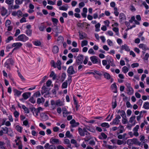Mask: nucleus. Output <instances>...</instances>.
<instances>
[{
    "instance_id": "51",
    "label": "nucleus",
    "mask_w": 149,
    "mask_h": 149,
    "mask_svg": "<svg viewBox=\"0 0 149 149\" xmlns=\"http://www.w3.org/2000/svg\"><path fill=\"white\" fill-rule=\"evenodd\" d=\"M142 3L143 5L146 9H148L149 8V6L147 4L146 2L145 1H142Z\"/></svg>"
},
{
    "instance_id": "27",
    "label": "nucleus",
    "mask_w": 149,
    "mask_h": 149,
    "mask_svg": "<svg viewBox=\"0 0 149 149\" xmlns=\"http://www.w3.org/2000/svg\"><path fill=\"white\" fill-rule=\"evenodd\" d=\"M122 70L123 73L126 74L128 71L129 69L126 66H124L122 68Z\"/></svg>"
},
{
    "instance_id": "10",
    "label": "nucleus",
    "mask_w": 149,
    "mask_h": 149,
    "mask_svg": "<svg viewBox=\"0 0 149 149\" xmlns=\"http://www.w3.org/2000/svg\"><path fill=\"white\" fill-rule=\"evenodd\" d=\"M50 143L53 144H60L61 143L59 140L54 138H51L50 140Z\"/></svg>"
},
{
    "instance_id": "15",
    "label": "nucleus",
    "mask_w": 149,
    "mask_h": 149,
    "mask_svg": "<svg viewBox=\"0 0 149 149\" xmlns=\"http://www.w3.org/2000/svg\"><path fill=\"white\" fill-rule=\"evenodd\" d=\"M14 61L12 58H9L8 59L5 63V64L7 65L6 66L7 68H8L10 65H13L14 64Z\"/></svg>"
},
{
    "instance_id": "26",
    "label": "nucleus",
    "mask_w": 149,
    "mask_h": 149,
    "mask_svg": "<svg viewBox=\"0 0 149 149\" xmlns=\"http://www.w3.org/2000/svg\"><path fill=\"white\" fill-rule=\"evenodd\" d=\"M108 61L109 64H110L111 66L114 67L115 66V65L114 63L113 60L111 58H110L108 60Z\"/></svg>"
},
{
    "instance_id": "64",
    "label": "nucleus",
    "mask_w": 149,
    "mask_h": 149,
    "mask_svg": "<svg viewBox=\"0 0 149 149\" xmlns=\"http://www.w3.org/2000/svg\"><path fill=\"white\" fill-rule=\"evenodd\" d=\"M88 59V57L87 56L85 57L83 61V63L84 65H86L87 63Z\"/></svg>"
},
{
    "instance_id": "43",
    "label": "nucleus",
    "mask_w": 149,
    "mask_h": 149,
    "mask_svg": "<svg viewBox=\"0 0 149 149\" xmlns=\"http://www.w3.org/2000/svg\"><path fill=\"white\" fill-rule=\"evenodd\" d=\"M143 107L145 109H149V102H145L143 104Z\"/></svg>"
},
{
    "instance_id": "40",
    "label": "nucleus",
    "mask_w": 149,
    "mask_h": 149,
    "mask_svg": "<svg viewBox=\"0 0 149 149\" xmlns=\"http://www.w3.org/2000/svg\"><path fill=\"white\" fill-rule=\"evenodd\" d=\"M101 126L102 127H104L106 128H109L110 127V125L108 123H102L101 125Z\"/></svg>"
},
{
    "instance_id": "11",
    "label": "nucleus",
    "mask_w": 149,
    "mask_h": 149,
    "mask_svg": "<svg viewBox=\"0 0 149 149\" xmlns=\"http://www.w3.org/2000/svg\"><path fill=\"white\" fill-rule=\"evenodd\" d=\"M83 59V56L82 55H79L77 57L76 60L77 62L79 64L82 63Z\"/></svg>"
},
{
    "instance_id": "42",
    "label": "nucleus",
    "mask_w": 149,
    "mask_h": 149,
    "mask_svg": "<svg viewBox=\"0 0 149 149\" xmlns=\"http://www.w3.org/2000/svg\"><path fill=\"white\" fill-rule=\"evenodd\" d=\"M104 77L107 79H110V74L107 72H105L103 74Z\"/></svg>"
},
{
    "instance_id": "34",
    "label": "nucleus",
    "mask_w": 149,
    "mask_h": 149,
    "mask_svg": "<svg viewBox=\"0 0 149 149\" xmlns=\"http://www.w3.org/2000/svg\"><path fill=\"white\" fill-rule=\"evenodd\" d=\"M52 21L53 23L54 26H56L57 24V23L58 22V19L56 18H52Z\"/></svg>"
},
{
    "instance_id": "52",
    "label": "nucleus",
    "mask_w": 149,
    "mask_h": 149,
    "mask_svg": "<svg viewBox=\"0 0 149 149\" xmlns=\"http://www.w3.org/2000/svg\"><path fill=\"white\" fill-rule=\"evenodd\" d=\"M23 1V0H15V2L16 4L20 5L22 4Z\"/></svg>"
},
{
    "instance_id": "8",
    "label": "nucleus",
    "mask_w": 149,
    "mask_h": 149,
    "mask_svg": "<svg viewBox=\"0 0 149 149\" xmlns=\"http://www.w3.org/2000/svg\"><path fill=\"white\" fill-rule=\"evenodd\" d=\"M67 72L70 75L73 74L77 72L72 66H70L69 67L67 70Z\"/></svg>"
},
{
    "instance_id": "4",
    "label": "nucleus",
    "mask_w": 149,
    "mask_h": 149,
    "mask_svg": "<svg viewBox=\"0 0 149 149\" xmlns=\"http://www.w3.org/2000/svg\"><path fill=\"white\" fill-rule=\"evenodd\" d=\"M11 24V22L10 20L7 19L6 21L5 26L7 28V30L9 31H11L13 28V26Z\"/></svg>"
},
{
    "instance_id": "54",
    "label": "nucleus",
    "mask_w": 149,
    "mask_h": 149,
    "mask_svg": "<svg viewBox=\"0 0 149 149\" xmlns=\"http://www.w3.org/2000/svg\"><path fill=\"white\" fill-rule=\"evenodd\" d=\"M87 130H89V131L91 132H94L95 131V130L94 128H93L91 127H88L86 128V129Z\"/></svg>"
},
{
    "instance_id": "60",
    "label": "nucleus",
    "mask_w": 149,
    "mask_h": 149,
    "mask_svg": "<svg viewBox=\"0 0 149 149\" xmlns=\"http://www.w3.org/2000/svg\"><path fill=\"white\" fill-rule=\"evenodd\" d=\"M17 15L19 17H21L22 16V12L20 10H19L17 12Z\"/></svg>"
},
{
    "instance_id": "16",
    "label": "nucleus",
    "mask_w": 149,
    "mask_h": 149,
    "mask_svg": "<svg viewBox=\"0 0 149 149\" xmlns=\"http://www.w3.org/2000/svg\"><path fill=\"white\" fill-rule=\"evenodd\" d=\"M111 88L113 93L117 92V86L115 83H114L111 84Z\"/></svg>"
},
{
    "instance_id": "44",
    "label": "nucleus",
    "mask_w": 149,
    "mask_h": 149,
    "mask_svg": "<svg viewBox=\"0 0 149 149\" xmlns=\"http://www.w3.org/2000/svg\"><path fill=\"white\" fill-rule=\"evenodd\" d=\"M22 45L20 42H17L13 43L12 47H21Z\"/></svg>"
},
{
    "instance_id": "31",
    "label": "nucleus",
    "mask_w": 149,
    "mask_h": 149,
    "mask_svg": "<svg viewBox=\"0 0 149 149\" xmlns=\"http://www.w3.org/2000/svg\"><path fill=\"white\" fill-rule=\"evenodd\" d=\"M104 146L107 148H109V149H112L113 148V146L111 145H107V142L106 141H104Z\"/></svg>"
},
{
    "instance_id": "38",
    "label": "nucleus",
    "mask_w": 149,
    "mask_h": 149,
    "mask_svg": "<svg viewBox=\"0 0 149 149\" xmlns=\"http://www.w3.org/2000/svg\"><path fill=\"white\" fill-rule=\"evenodd\" d=\"M114 14L116 16H118L119 14V13L118 11V9L117 7H114L113 8Z\"/></svg>"
},
{
    "instance_id": "1",
    "label": "nucleus",
    "mask_w": 149,
    "mask_h": 149,
    "mask_svg": "<svg viewBox=\"0 0 149 149\" xmlns=\"http://www.w3.org/2000/svg\"><path fill=\"white\" fill-rule=\"evenodd\" d=\"M125 85L126 86V91L127 93L129 95H132L134 93V90L131 86V84L129 83H127Z\"/></svg>"
},
{
    "instance_id": "49",
    "label": "nucleus",
    "mask_w": 149,
    "mask_h": 149,
    "mask_svg": "<svg viewBox=\"0 0 149 149\" xmlns=\"http://www.w3.org/2000/svg\"><path fill=\"white\" fill-rule=\"evenodd\" d=\"M58 47H53L52 49V51L54 53H56L58 51Z\"/></svg>"
},
{
    "instance_id": "46",
    "label": "nucleus",
    "mask_w": 149,
    "mask_h": 149,
    "mask_svg": "<svg viewBox=\"0 0 149 149\" xmlns=\"http://www.w3.org/2000/svg\"><path fill=\"white\" fill-rule=\"evenodd\" d=\"M45 28V27L43 24H41V25L39 26V29L41 31H44Z\"/></svg>"
},
{
    "instance_id": "58",
    "label": "nucleus",
    "mask_w": 149,
    "mask_h": 149,
    "mask_svg": "<svg viewBox=\"0 0 149 149\" xmlns=\"http://www.w3.org/2000/svg\"><path fill=\"white\" fill-rule=\"evenodd\" d=\"M88 44V42L86 40H84L82 41L81 45V46L83 47L84 46H86Z\"/></svg>"
},
{
    "instance_id": "33",
    "label": "nucleus",
    "mask_w": 149,
    "mask_h": 149,
    "mask_svg": "<svg viewBox=\"0 0 149 149\" xmlns=\"http://www.w3.org/2000/svg\"><path fill=\"white\" fill-rule=\"evenodd\" d=\"M100 23H98L95 25V31L97 32H98L100 31Z\"/></svg>"
},
{
    "instance_id": "61",
    "label": "nucleus",
    "mask_w": 149,
    "mask_h": 149,
    "mask_svg": "<svg viewBox=\"0 0 149 149\" xmlns=\"http://www.w3.org/2000/svg\"><path fill=\"white\" fill-rule=\"evenodd\" d=\"M48 4L52 5H54L55 4V2L49 0H47Z\"/></svg>"
},
{
    "instance_id": "48",
    "label": "nucleus",
    "mask_w": 149,
    "mask_h": 149,
    "mask_svg": "<svg viewBox=\"0 0 149 149\" xmlns=\"http://www.w3.org/2000/svg\"><path fill=\"white\" fill-rule=\"evenodd\" d=\"M139 64L137 63H133L131 64V66L132 68H137L139 67Z\"/></svg>"
},
{
    "instance_id": "32",
    "label": "nucleus",
    "mask_w": 149,
    "mask_h": 149,
    "mask_svg": "<svg viewBox=\"0 0 149 149\" xmlns=\"http://www.w3.org/2000/svg\"><path fill=\"white\" fill-rule=\"evenodd\" d=\"M14 92L15 93V95L17 96H20L22 93L20 91L17 90V89L14 90Z\"/></svg>"
},
{
    "instance_id": "45",
    "label": "nucleus",
    "mask_w": 149,
    "mask_h": 149,
    "mask_svg": "<svg viewBox=\"0 0 149 149\" xmlns=\"http://www.w3.org/2000/svg\"><path fill=\"white\" fill-rule=\"evenodd\" d=\"M65 136L69 138H71L72 136V135L70 134L69 131H68L66 132L65 134Z\"/></svg>"
},
{
    "instance_id": "2",
    "label": "nucleus",
    "mask_w": 149,
    "mask_h": 149,
    "mask_svg": "<svg viewBox=\"0 0 149 149\" xmlns=\"http://www.w3.org/2000/svg\"><path fill=\"white\" fill-rule=\"evenodd\" d=\"M121 118L120 116L118 115L116 116V118L113 119L111 123L110 124L112 125H118L120 122V119Z\"/></svg>"
},
{
    "instance_id": "20",
    "label": "nucleus",
    "mask_w": 149,
    "mask_h": 149,
    "mask_svg": "<svg viewBox=\"0 0 149 149\" xmlns=\"http://www.w3.org/2000/svg\"><path fill=\"white\" fill-rule=\"evenodd\" d=\"M64 102L58 100L55 102V105L58 106H61L64 105Z\"/></svg>"
},
{
    "instance_id": "14",
    "label": "nucleus",
    "mask_w": 149,
    "mask_h": 149,
    "mask_svg": "<svg viewBox=\"0 0 149 149\" xmlns=\"http://www.w3.org/2000/svg\"><path fill=\"white\" fill-rule=\"evenodd\" d=\"M136 141L137 139H129L127 140V144L129 146H131L135 144Z\"/></svg>"
},
{
    "instance_id": "37",
    "label": "nucleus",
    "mask_w": 149,
    "mask_h": 149,
    "mask_svg": "<svg viewBox=\"0 0 149 149\" xmlns=\"http://www.w3.org/2000/svg\"><path fill=\"white\" fill-rule=\"evenodd\" d=\"M16 129L18 132L21 133L23 128L19 125H17L16 127Z\"/></svg>"
},
{
    "instance_id": "17",
    "label": "nucleus",
    "mask_w": 149,
    "mask_h": 149,
    "mask_svg": "<svg viewBox=\"0 0 149 149\" xmlns=\"http://www.w3.org/2000/svg\"><path fill=\"white\" fill-rule=\"evenodd\" d=\"M146 112L145 111H141L140 112L139 115L136 117V119L137 121H139L142 118L143 116V113H144Z\"/></svg>"
},
{
    "instance_id": "57",
    "label": "nucleus",
    "mask_w": 149,
    "mask_h": 149,
    "mask_svg": "<svg viewBox=\"0 0 149 149\" xmlns=\"http://www.w3.org/2000/svg\"><path fill=\"white\" fill-rule=\"evenodd\" d=\"M106 34L110 36H113V32L111 31H108L106 33Z\"/></svg>"
},
{
    "instance_id": "13",
    "label": "nucleus",
    "mask_w": 149,
    "mask_h": 149,
    "mask_svg": "<svg viewBox=\"0 0 149 149\" xmlns=\"http://www.w3.org/2000/svg\"><path fill=\"white\" fill-rule=\"evenodd\" d=\"M63 114V117H65L68 114H70L71 112L67 111L65 107H63L62 108Z\"/></svg>"
},
{
    "instance_id": "55",
    "label": "nucleus",
    "mask_w": 149,
    "mask_h": 149,
    "mask_svg": "<svg viewBox=\"0 0 149 149\" xmlns=\"http://www.w3.org/2000/svg\"><path fill=\"white\" fill-rule=\"evenodd\" d=\"M39 111L37 109L35 110L33 112V115L36 116H37L38 115V113H39Z\"/></svg>"
},
{
    "instance_id": "22",
    "label": "nucleus",
    "mask_w": 149,
    "mask_h": 149,
    "mask_svg": "<svg viewBox=\"0 0 149 149\" xmlns=\"http://www.w3.org/2000/svg\"><path fill=\"white\" fill-rule=\"evenodd\" d=\"M31 93L29 92L24 93L22 95V96L24 100H27L30 96Z\"/></svg>"
},
{
    "instance_id": "30",
    "label": "nucleus",
    "mask_w": 149,
    "mask_h": 149,
    "mask_svg": "<svg viewBox=\"0 0 149 149\" xmlns=\"http://www.w3.org/2000/svg\"><path fill=\"white\" fill-rule=\"evenodd\" d=\"M22 109L24 110V112L26 113H29V109L24 105L22 106Z\"/></svg>"
},
{
    "instance_id": "9",
    "label": "nucleus",
    "mask_w": 149,
    "mask_h": 149,
    "mask_svg": "<svg viewBox=\"0 0 149 149\" xmlns=\"http://www.w3.org/2000/svg\"><path fill=\"white\" fill-rule=\"evenodd\" d=\"M79 133L80 135L81 136H84L85 134H87V130L86 129L84 128L83 129L81 128H79L78 129Z\"/></svg>"
},
{
    "instance_id": "7",
    "label": "nucleus",
    "mask_w": 149,
    "mask_h": 149,
    "mask_svg": "<svg viewBox=\"0 0 149 149\" xmlns=\"http://www.w3.org/2000/svg\"><path fill=\"white\" fill-rule=\"evenodd\" d=\"M1 130L5 134H7L9 131V133L10 132V134L8 133V134L10 136H12L13 132L11 129H9V130H8V129L7 127H2L1 128Z\"/></svg>"
},
{
    "instance_id": "25",
    "label": "nucleus",
    "mask_w": 149,
    "mask_h": 149,
    "mask_svg": "<svg viewBox=\"0 0 149 149\" xmlns=\"http://www.w3.org/2000/svg\"><path fill=\"white\" fill-rule=\"evenodd\" d=\"M80 38L83 39L86 38L87 36L86 34L84 32H79Z\"/></svg>"
},
{
    "instance_id": "29",
    "label": "nucleus",
    "mask_w": 149,
    "mask_h": 149,
    "mask_svg": "<svg viewBox=\"0 0 149 149\" xmlns=\"http://www.w3.org/2000/svg\"><path fill=\"white\" fill-rule=\"evenodd\" d=\"M45 99L43 97L39 98L37 100V103L38 104L43 103L45 101Z\"/></svg>"
},
{
    "instance_id": "35",
    "label": "nucleus",
    "mask_w": 149,
    "mask_h": 149,
    "mask_svg": "<svg viewBox=\"0 0 149 149\" xmlns=\"http://www.w3.org/2000/svg\"><path fill=\"white\" fill-rule=\"evenodd\" d=\"M61 62L60 60H58L57 61V62L56 64V67L59 70H60L61 69Z\"/></svg>"
},
{
    "instance_id": "5",
    "label": "nucleus",
    "mask_w": 149,
    "mask_h": 149,
    "mask_svg": "<svg viewBox=\"0 0 149 149\" xmlns=\"http://www.w3.org/2000/svg\"><path fill=\"white\" fill-rule=\"evenodd\" d=\"M29 39V38L24 34H22L19 36L17 38V40L18 41H21L25 42Z\"/></svg>"
},
{
    "instance_id": "41",
    "label": "nucleus",
    "mask_w": 149,
    "mask_h": 149,
    "mask_svg": "<svg viewBox=\"0 0 149 149\" xmlns=\"http://www.w3.org/2000/svg\"><path fill=\"white\" fill-rule=\"evenodd\" d=\"M68 86V84L67 82V81H66L64 82H63L61 88L62 89L63 88H67Z\"/></svg>"
},
{
    "instance_id": "56",
    "label": "nucleus",
    "mask_w": 149,
    "mask_h": 149,
    "mask_svg": "<svg viewBox=\"0 0 149 149\" xmlns=\"http://www.w3.org/2000/svg\"><path fill=\"white\" fill-rule=\"evenodd\" d=\"M63 40V37L60 36H58L57 38V41L60 42H62Z\"/></svg>"
},
{
    "instance_id": "47",
    "label": "nucleus",
    "mask_w": 149,
    "mask_h": 149,
    "mask_svg": "<svg viewBox=\"0 0 149 149\" xmlns=\"http://www.w3.org/2000/svg\"><path fill=\"white\" fill-rule=\"evenodd\" d=\"M5 2L7 4L10 5L13 3L14 0H5Z\"/></svg>"
},
{
    "instance_id": "36",
    "label": "nucleus",
    "mask_w": 149,
    "mask_h": 149,
    "mask_svg": "<svg viewBox=\"0 0 149 149\" xmlns=\"http://www.w3.org/2000/svg\"><path fill=\"white\" fill-rule=\"evenodd\" d=\"M33 43L34 45L36 46H40L41 45V42H40L38 40L33 41Z\"/></svg>"
},
{
    "instance_id": "62",
    "label": "nucleus",
    "mask_w": 149,
    "mask_h": 149,
    "mask_svg": "<svg viewBox=\"0 0 149 149\" xmlns=\"http://www.w3.org/2000/svg\"><path fill=\"white\" fill-rule=\"evenodd\" d=\"M71 51L72 52H77L79 51V49L78 48H74L71 49Z\"/></svg>"
},
{
    "instance_id": "3",
    "label": "nucleus",
    "mask_w": 149,
    "mask_h": 149,
    "mask_svg": "<svg viewBox=\"0 0 149 149\" xmlns=\"http://www.w3.org/2000/svg\"><path fill=\"white\" fill-rule=\"evenodd\" d=\"M90 59L93 64H98L100 63V60L96 56H93L90 57Z\"/></svg>"
},
{
    "instance_id": "63",
    "label": "nucleus",
    "mask_w": 149,
    "mask_h": 149,
    "mask_svg": "<svg viewBox=\"0 0 149 149\" xmlns=\"http://www.w3.org/2000/svg\"><path fill=\"white\" fill-rule=\"evenodd\" d=\"M88 53L90 54H95V52L94 51V50L92 48H91L88 51Z\"/></svg>"
},
{
    "instance_id": "39",
    "label": "nucleus",
    "mask_w": 149,
    "mask_h": 149,
    "mask_svg": "<svg viewBox=\"0 0 149 149\" xmlns=\"http://www.w3.org/2000/svg\"><path fill=\"white\" fill-rule=\"evenodd\" d=\"M59 9L60 10L66 11L68 9V7L63 5L62 6L60 7L59 8Z\"/></svg>"
},
{
    "instance_id": "23",
    "label": "nucleus",
    "mask_w": 149,
    "mask_h": 149,
    "mask_svg": "<svg viewBox=\"0 0 149 149\" xmlns=\"http://www.w3.org/2000/svg\"><path fill=\"white\" fill-rule=\"evenodd\" d=\"M117 113L120 114L122 118L126 117L125 112L123 110H118L117 111Z\"/></svg>"
},
{
    "instance_id": "18",
    "label": "nucleus",
    "mask_w": 149,
    "mask_h": 149,
    "mask_svg": "<svg viewBox=\"0 0 149 149\" xmlns=\"http://www.w3.org/2000/svg\"><path fill=\"white\" fill-rule=\"evenodd\" d=\"M1 14V15L4 16L6 15L7 12V10L4 7L1 8V9L0 10Z\"/></svg>"
},
{
    "instance_id": "53",
    "label": "nucleus",
    "mask_w": 149,
    "mask_h": 149,
    "mask_svg": "<svg viewBox=\"0 0 149 149\" xmlns=\"http://www.w3.org/2000/svg\"><path fill=\"white\" fill-rule=\"evenodd\" d=\"M14 115L16 118H18L19 115V113L17 111H15L13 113Z\"/></svg>"
},
{
    "instance_id": "59",
    "label": "nucleus",
    "mask_w": 149,
    "mask_h": 149,
    "mask_svg": "<svg viewBox=\"0 0 149 149\" xmlns=\"http://www.w3.org/2000/svg\"><path fill=\"white\" fill-rule=\"evenodd\" d=\"M13 39V37L12 36H10L8 37L7 39L6 40V41L7 43L9 42L10 41Z\"/></svg>"
},
{
    "instance_id": "21",
    "label": "nucleus",
    "mask_w": 149,
    "mask_h": 149,
    "mask_svg": "<svg viewBox=\"0 0 149 149\" xmlns=\"http://www.w3.org/2000/svg\"><path fill=\"white\" fill-rule=\"evenodd\" d=\"M118 128V132L117 133L118 134L120 133H122L125 131L124 127L121 125H119Z\"/></svg>"
},
{
    "instance_id": "24",
    "label": "nucleus",
    "mask_w": 149,
    "mask_h": 149,
    "mask_svg": "<svg viewBox=\"0 0 149 149\" xmlns=\"http://www.w3.org/2000/svg\"><path fill=\"white\" fill-rule=\"evenodd\" d=\"M49 77H50L52 78L53 80H55L56 79L57 77L56 74L54 72L52 71L51 72L50 74Z\"/></svg>"
},
{
    "instance_id": "12",
    "label": "nucleus",
    "mask_w": 149,
    "mask_h": 149,
    "mask_svg": "<svg viewBox=\"0 0 149 149\" xmlns=\"http://www.w3.org/2000/svg\"><path fill=\"white\" fill-rule=\"evenodd\" d=\"M41 120L42 121H45L48 119V116L44 113H42L40 114Z\"/></svg>"
},
{
    "instance_id": "6",
    "label": "nucleus",
    "mask_w": 149,
    "mask_h": 149,
    "mask_svg": "<svg viewBox=\"0 0 149 149\" xmlns=\"http://www.w3.org/2000/svg\"><path fill=\"white\" fill-rule=\"evenodd\" d=\"M119 22L121 24H123L125 22L126 18V17L123 13H120L119 15Z\"/></svg>"
},
{
    "instance_id": "19",
    "label": "nucleus",
    "mask_w": 149,
    "mask_h": 149,
    "mask_svg": "<svg viewBox=\"0 0 149 149\" xmlns=\"http://www.w3.org/2000/svg\"><path fill=\"white\" fill-rule=\"evenodd\" d=\"M135 116H132L130 118L129 122L132 124H133V125H134L135 124Z\"/></svg>"
},
{
    "instance_id": "28",
    "label": "nucleus",
    "mask_w": 149,
    "mask_h": 149,
    "mask_svg": "<svg viewBox=\"0 0 149 149\" xmlns=\"http://www.w3.org/2000/svg\"><path fill=\"white\" fill-rule=\"evenodd\" d=\"M100 139H106L107 137V136L104 133H102L101 135L99 136Z\"/></svg>"
},
{
    "instance_id": "50",
    "label": "nucleus",
    "mask_w": 149,
    "mask_h": 149,
    "mask_svg": "<svg viewBox=\"0 0 149 149\" xmlns=\"http://www.w3.org/2000/svg\"><path fill=\"white\" fill-rule=\"evenodd\" d=\"M128 122V120L126 118V117L122 118V122L123 124H125Z\"/></svg>"
}]
</instances>
